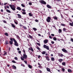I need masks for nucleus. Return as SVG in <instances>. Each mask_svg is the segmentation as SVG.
<instances>
[{"mask_svg":"<svg viewBox=\"0 0 73 73\" xmlns=\"http://www.w3.org/2000/svg\"><path fill=\"white\" fill-rule=\"evenodd\" d=\"M29 38H31L32 39V38H33V37H32V36H31V35H29Z\"/></svg>","mask_w":73,"mask_h":73,"instance_id":"30","label":"nucleus"},{"mask_svg":"<svg viewBox=\"0 0 73 73\" xmlns=\"http://www.w3.org/2000/svg\"><path fill=\"white\" fill-rule=\"evenodd\" d=\"M51 43L52 44H54V42L53 41H51Z\"/></svg>","mask_w":73,"mask_h":73,"instance_id":"52","label":"nucleus"},{"mask_svg":"<svg viewBox=\"0 0 73 73\" xmlns=\"http://www.w3.org/2000/svg\"><path fill=\"white\" fill-rule=\"evenodd\" d=\"M41 57V56L40 55H39L38 57V58H40Z\"/></svg>","mask_w":73,"mask_h":73,"instance_id":"63","label":"nucleus"},{"mask_svg":"<svg viewBox=\"0 0 73 73\" xmlns=\"http://www.w3.org/2000/svg\"><path fill=\"white\" fill-rule=\"evenodd\" d=\"M6 8H8V9H9V7L8 6H7L6 7Z\"/></svg>","mask_w":73,"mask_h":73,"instance_id":"55","label":"nucleus"},{"mask_svg":"<svg viewBox=\"0 0 73 73\" xmlns=\"http://www.w3.org/2000/svg\"><path fill=\"white\" fill-rule=\"evenodd\" d=\"M58 31H59V33H61V32H62V30H61V29H59V30H58Z\"/></svg>","mask_w":73,"mask_h":73,"instance_id":"26","label":"nucleus"},{"mask_svg":"<svg viewBox=\"0 0 73 73\" xmlns=\"http://www.w3.org/2000/svg\"><path fill=\"white\" fill-rule=\"evenodd\" d=\"M12 61L13 63H16V62L15 60H12Z\"/></svg>","mask_w":73,"mask_h":73,"instance_id":"44","label":"nucleus"},{"mask_svg":"<svg viewBox=\"0 0 73 73\" xmlns=\"http://www.w3.org/2000/svg\"><path fill=\"white\" fill-rule=\"evenodd\" d=\"M62 50L63 52H65V53H68V51L66 49L63 48L62 49Z\"/></svg>","mask_w":73,"mask_h":73,"instance_id":"8","label":"nucleus"},{"mask_svg":"<svg viewBox=\"0 0 73 73\" xmlns=\"http://www.w3.org/2000/svg\"><path fill=\"white\" fill-rule=\"evenodd\" d=\"M51 36H54V35L53 34H51Z\"/></svg>","mask_w":73,"mask_h":73,"instance_id":"62","label":"nucleus"},{"mask_svg":"<svg viewBox=\"0 0 73 73\" xmlns=\"http://www.w3.org/2000/svg\"><path fill=\"white\" fill-rule=\"evenodd\" d=\"M65 62H63L62 63V65H64V66H65Z\"/></svg>","mask_w":73,"mask_h":73,"instance_id":"22","label":"nucleus"},{"mask_svg":"<svg viewBox=\"0 0 73 73\" xmlns=\"http://www.w3.org/2000/svg\"><path fill=\"white\" fill-rule=\"evenodd\" d=\"M69 24L70 26H72V27L73 26V22H72V23H70Z\"/></svg>","mask_w":73,"mask_h":73,"instance_id":"21","label":"nucleus"},{"mask_svg":"<svg viewBox=\"0 0 73 73\" xmlns=\"http://www.w3.org/2000/svg\"><path fill=\"white\" fill-rule=\"evenodd\" d=\"M63 56H64V55L63 54H60V57H63Z\"/></svg>","mask_w":73,"mask_h":73,"instance_id":"36","label":"nucleus"},{"mask_svg":"<svg viewBox=\"0 0 73 73\" xmlns=\"http://www.w3.org/2000/svg\"><path fill=\"white\" fill-rule=\"evenodd\" d=\"M21 5L23 7H25V6L23 4H21Z\"/></svg>","mask_w":73,"mask_h":73,"instance_id":"31","label":"nucleus"},{"mask_svg":"<svg viewBox=\"0 0 73 73\" xmlns=\"http://www.w3.org/2000/svg\"><path fill=\"white\" fill-rule=\"evenodd\" d=\"M7 4V3H5L4 4V5H6Z\"/></svg>","mask_w":73,"mask_h":73,"instance_id":"61","label":"nucleus"},{"mask_svg":"<svg viewBox=\"0 0 73 73\" xmlns=\"http://www.w3.org/2000/svg\"><path fill=\"white\" fill-rule=\"evenodd\" d=\"M11 26L13 27V28H15V26L14 25V24H12L11 25Z\"/></svg>","mask_w":73,"mask_h":73,"instance_id":"23","label":"nucleus"},{"mask_svg":"<svg viewBox=\"0 0 73 73\" xmlns=\"http://www.w3.org/2000/svg\"><path fill=\"white\" fill-rule=\"evenodd\" d=\"M63 31H64V32H65L66 31V29L65 28H64L63 29Z\"/></svg>","mask_w":73,"mask_h":73,"instance_id":"33","label":"nucleus"},{"mask_svg":"<svg viewBox=\"0 0 73 73\" xmlns=\"http://www.w3.org/2000/svg\"><path fill=\"white\" fill-rule=\"evenodd\" d=\"M21 60H22V61H24V58H23V57H21Z\"/></svg>","mask_w":73,"mask_h":73,"instance_id":"25","label":"nucleus"},{"mask_svg":"<svg viewBox=\"0 0 73 73\" xmlns=\"http://www.w3.org/2000/svg\"><path fill=\"white\" fill-rule=\"evenodd\" d=\"M61 25L62 26H63L64 27H65V24H63L61 23Z\"/></svg>","mask_w":73,"mask_h":73,"instance_id":"41","label":"nucleus"},{"mask_svg":"<svg viewBox=\"0 0 73 73\" xmlns=\"http://www.w3.org/2000/svg\"><path fill=\"white\" fill-rule=\"evenodd\" d=\"M10 40H11L9 41V43L10 44H11V45H12V44H13V40L12 38H10Z\"/></svg>","mask_w":73,"mask_h":73,"instance_id":"3","label":"nucleus"},{"mask_svg":"<svg viewBox=\"0 0 73 73\" xmlns=\"http://www.w3.org/2000/svg\"><path fill=\"white\" fill-rule=\"evenodd\" d=\"M46 70L47 71H48V72H50V69L49 68H46Z\"/></svg>","mask_w":73,"mask_h":73,"instance_id":"16","label":"nucleus"},{"mask_svg":"<svg viewBox=\"0 0 73 73\" xmlns=\"http://www.w3.org/2000/svg\"><path fill=\"white\" fill-rule=\"evenodd\" d=\"M17 50H20V48H17Z\"/></svg>","mask_w":73,"mask_h":73,"instance_id":"64","label":"nucleus"},{"mask_svg":"<svg viewBox=\"0 0 73 73\" xmlns=\"http://www.w3.org/2000/svg\"><path fill=\"white\" fill-rule=\"evenodd\" d=\"M21 51L20 50L18 51V53H19V54H21Z\"/></svg>","mask_w":73,"mask_h":73,"instance_id":"48","label":"nucleus"},{"mask_svg":"<svg viewBox=\"0 0 73 73\" xmlns=\"http://www.w3.org/2000/svg\"><path fill=\"white\" fill-rule=\"evenodd\" d=\"M23 52H24V54H25V51L24 50H23Z\"/></svg>","mask_w":73,"mask_h":73,"instance_id":"60","label":"nucleus"},{"mask_svg":"<svg viewBox=\"0 0 73 73\" xmlns=\"http://www.w3.org/2000/svg\"><path fill=\"white\" fill-rule=\"evenodd\" d=\"M31 50L32 51V52H33L34 51L33 49V48H31Z\"/></svg>","mask_w":73,"mask_h":73,"instance_id":"57","label":"nucleus"},{"mask_svg":"<svg viewBox=\"0 0 73 73\" xmlns=\"http://www.w3.org/2000/svg\"><path fill=\"white\" fill-rule=\"evenodd\" d=\"M50 20H51L50 17H47V19H46V21L48 23H50Z\"/></svg>","mask_w":73,"mask_h":73,"instance_id":"5","label":"nucleus"},{"mask_svg":"<svg viewBox=\"0 0 73 73\" xmlns=\"http://www.w3.org/2000/svg\"><path fill=\"white\" fill-rule=\"evenodd\" d=\"M46 7L48 8H49L50 9H51L52 8V7L49 5H46Z\"/></svg>","mask_w":73,"mask_h":73,"instance_id":"10","label":"nucleus"},{"mask_svg":"<svg viewBox=\"0 0 73 73\" xmlns=\"http://www.w3.org/2000/svg\"><path fill=\"white\" fill-rule=\"evenodd\" d=\"M46 58V59H48L49 58V57L48 56H46L45 57Z\"/></svg>","mask_w":73,"mask_h":73,"instance_id":"54","label":"nucleus"},{"mask_svg":"<svg viewBox=\"0 0 73 73\" xmlns=\"http://www.w3.org/2000/svg\"><path fill=\"white\" fill-rule=\"evenodd\" d=\"M43 42L44 44H46L48 42V39H46L44 40Z\"/></svg>","mask_w":73,"mask_h":73,"instance_id":"9","label":"nucleus"},{"mask_svg":"<svg viewBox=\"0 0 73 73\" xmlns=\"http://www.w3.org/2000/svg\"><path fill=\"white\" fill-rule=\"evenodd\" d=\"M3 21L4 23H5V24H7V21H5V20H3Z\"/></svg>","mask_w":73,"mask_h":73,"instance_id":"34","label":"nucleus"},{"mask_svg":"<svg viewBox=\"0 0 73 73\" xmlns=\"http://www.w3.org/2000/svg\"><path fill=\"white\" fill-rule=\"evenodd\" d=\"M35 21H36V22H38V20H37V19H36L35 20Z\"/></svg>","mask_w":73,"mask_h":73,"instance_id":"59","label":"nucleus"},{"mask_svg":"<svg viewBox=\"0 0 73 73\" xmlns=\"http://www.w3.org/2000/svg\"><path fill=\"white\" fill-rule=\"evenodd\" d=\"M17 9L18 10H19V11H21V8L19 7H17Z\"/></svg>","mask_w":73,"mask_h":73,"instance_id":"11","label":"nucleus"},{"mask_svg":"<svg viewBox=\"0 0 73 73\" xmlns=\"http://www.w3.org/2000/svg\"><path fill=\"white\" fill-rule=\"evenodd\" d=\"M7 52H5L4 53V54L3 55V56H5L6 54H7Z\"/></svg>","mask_w":73,"mask_h":73,"instance_id":"50","label":"nucleus"},{"mask_svg":"<svg viewBox=\"0 0 73 73\" xmlns=\"http://www.w3.org/2000/svg\"><path fill=\"white\" fill-rule=\"evenodd\" d=\"M12 66L13 67V68H14V69H16V67L15 66L13 65Z\"/></svg>","mask_w":73,"mask_h":73,"instance_id":"20","label":"nucleus"},{"mask_svg":"<svg viewBox=\"0 0 73 73\" xmlns=\"http://www.w3.org/2000/svg\"><path fill=\"white\" fill-rule=\"evenodd\" d=\"M71 41H72V42H73V38H71Z\"/></svg>","mask_w":73,"mask_h":73,"instance_id":"56","label":"nucleus"},{"mask_svg":"<svg viewBox=\"0 0 73 73\" xmlns=\"http://www.w3.org/2000/svg\"><path fill=\"white\" fill-rule=\"evenodd\" d=\"M62 71L63 72H64L65 70V69L63 68H62Z\"/></svg>","mask_w":73,"mask_h":73,"instance_id":"37","label":"nucleus"},{"mask_svg":"<svg viewBox=\"0 0 73 73\" xmlns=\"http://www.w3.org/2000/svg\"><path fill=\"white\" fill-rule=\"evenodd\" d=\"M21 66H23V67H25V65H24L23 64H21Z\"/></svg>","mask_w":73,"mask_h":73,"instance_id":"43","label":"nucleus"},{"mask_svg":"<svg viewBox=\"0 0 73 73\" xmlns=\"http://www.w3.org/2000/svg\"><path fill=\"white\" fill-rule=\"evenodd\" d=\"M49 38H51L52 39V36H49Z\"/></svg>","mask_w":73,"mask_h":73,"instance_id":"53","label":"nucleus"},{"mask_svg":"<svg viewBox=\"0 0 73 73\" xmlns=\"http://www.w3.org/2000/svg\"><path fill=\"white\" fill-rule=\"evenodd\" d=\"M37 49H38V50H41V49H40V48H39V47H37Z\"/></svg>","mask_w":73,"mask_h":73,"instance_id":"38","label":"nucleus"},{"mask_svg":"<svg viewBox=\"0 0 73 73\" xmlns=\"http://www.w3.org/2000/svg\"><path fill=\"white\" fill-rule=\"evenodd\" d=\"M5 35L6 36H8V34L7 33H5Z\"/></svg>","mask_w":73,"mask_h":73,"instance_id":"24","label":"nucleus"},{"mask_svg":"<svg viewBox=\"0 0 73 73\" xmlns=\"http://www.w3.org/2000/svg\"><path fill=\"white\" fill-rule=\"evenodd\" d=\"M24 62L25 63V64H27V61L26 60H24Z\"/></svg>","mask_w":73,"mask_h":73,"instance_id":"42","label":"nucleus"},{"mask_svg":"<svg viewBox=\"0 0 73 73\" xmlns=\"http://www.w3.org/2000/svg\"><path fill=\"white\" fill-rule=\"evenodd\" d=\"M9 43H8V41H6V44H5V45L8 44Z\"/></svg>","mask_w":73,"mask_h":73,"instance_id":"32","label":"nucleus"},{"mask_svg":"<svg viewBox=\"0 0 73 73\" xmlns=\"http://www.w3.org/2000/svg\"><path fill=\"white\" fill-rule=\"evenodd\" d=\"M32 48V47H30V48H29V50H31Z\"/></svg>","mask_w":73,"mask_h":73,"instance_id":"51","label":"nucleus"},{"mask_svg":"<svg viewBox=\"0 0 73 73\" xmlns=\"http://www.w3.org/2000/svg\"><path fill=\"white\" fill-rule=\"evenodd\" d=\"M6 11L7 12H8V13H11V11H10V10H9L8 9H6Z\"/></svg>","mask_w":73,"mask_h":73,"instance_id":"18","label":"nucleus"},{"mask_svg":"<svg viewBox=\"0 0 73 73\" xmlns=\"http://www.w3.org/2000/svg\"><path fill=\"white\" fill-rule=\"evenodd\" d=\"M9 7L11 8V9L13 11H15L16 10V9L15 8V6L14 5H9Z\"/></svg>","mask_w":73,"mask_h":73,"instance_id":"1","label":"nucleus"},{"mask_svg":"<svg viewBox=\"0 0 73 73\" xmlns=\"http://www.w3.org/2000/svg\"><path fill=\"white\" fill-rule=\"evenodd\" d=\"M29 15L30 16H33V15L31 14V13H29Z\"/></svg>","mask_w":73,"mask_h":73,"instance_id":"28","label":"nucleus"},{"mask_svg":"<svg viewBox=\"0 0 73 73\" xmlns=\"http://www.w3.org/2000/svg\"><path fill=\"white\" fill-rule=\"evenodd\" d=\"M13 40L14 42L15 45L16 46H19V44L18 43H17V41L15 40V38H13Z\"/></svg>","mask_w":73,"mask_h":73,"instance_id":"2","label":"nucleus"},{"mask_svg":"<svg viewBox=\"0 0 73 73\" xmlns=\"http://www.w3.org/2000/svg\"><path fill=\"white\" fill-rule=\"evenodd\" d=\"M14 22L15 23V24H17V21H14Z\"/></svg>","mask_w":73,"mask_h":73,"instance_id":"46","label":"nucleus"},{"mask_svg":"<svg viewBox=\"0 0 73 73\" xmlns=\"http://www.w3.org/2000/svg\"><path fill=\"white\" fill-rule=\"evenodd\" d=\"M51 61H54V57H51Z\"/></svg>","mask_w":73,"mask_h":73,"instance_id":"17","label":"nucleus"},{"mask_svg":"<svg viewBox=\"0 0 73 73\" xmlns=\"http://www.w3.org/2000/svg\"><path fill=\"white\" fill-rule=\"evenodd\" d=\"M23 58H24L25 59H27V56L26 55V54H23Z\"/></svg>","mask_w":73,"mask_h":73,"instance_id":"7","label":"nucleus"},{"mask_svg":"<svg viewBox=\"0 0 73 73\" xmlns=\"http://www.w3.org/2000/svg\"><path fill=\"white\" fill-rule=\"evenodd\" d=\"M14 59L16 60H18V58H17V57H16L14 58Z\"/></svg>","mask_w":73,"mask_h":73,"instance_id":"39","label":"nucleus"},{"mask_svg":"<svg viewBox=\"0 0 73 73\" xmlns=\"http://www.w3.org/2000/svg\"><path fill=\"white\" fill-rule=\"evenodd\" d=\"M17 15L18 16V18H21V16L20 15L18 14Z\"/></svg>","mask_w":73,"mask_h":73,"instance_id":"15","label":"nucleus"},{"mask_svg":"<svg viewBox=\"0 0 73 73\" xmlns=\"http://www.w3.org/2000/svg\"><path fill=\"white\" fill-rule=\"evenodd\" d=\"M40 3L41 4H44V5H45L46 4V2L44 0H41L40 1Z\"/></svg>","mask_w":73,"mask_h":73,"instance_id":"6","label":"nucleus"},{"mask_svg":"<svg viewBox=\"0 0 73 73\" xmlns=\"http://www.w3.org/2000/svg\"><path fill=\"white\" fill-rule=\"evenodd\" d=\"M22 11H23V12H25V10L24 9H22Z\"/></svg>","mask_w":73,"mask_h":73,"instance_id":"58","label":"nucleus"},{"mask_svg":"<svg viewBox=\"0 0 73 73\" xmlns=\"http://www.w3.org/2000/svg\"><path fill=\"white\" fill-rule=\"evenodd\" d=\"M63 60V59H59V60H58V61H59V62H60V63L62 62Z\"/></svg>","mask_w":73,"mask_h":73,"instance_id":"12","label":"nucleus"},{"mask_svg":"<svg viewBox=\"0 0 73 73\" xmlns=\"http://www.w3.org/2000/svg\"><path fill=\"white\" fill-rule=\"evenodd\" d=\"M29 5H32V3H31V2H29Z\"/></svg>","mask_w":73,"mask_h":73,"instance_id":"49","label":"nucleus"},{"mask_svg":"<svg viewBox=\"0 0 73 73\" xmlns=\"http://www.w3.org/2000/svg\"><path fill=\"white\" fill-rule=\"evenodd\" d=\"M53 39L55 41H56V40H57V38H56V37L53 38Z\"/></svg>","mask_w":73,"mask_h":73,"instance_id":"40","label":"nucleus"},{"mask_svg":"<svg viewBox=\"0 0 73 73\" xmlns=\"http://www.w3.org/2000/svg\"><path fill=\"white\" fill-rule=\"evenodd\" d=\"M36 44H37V45H38V46H40V44L39 43H36Z\"/></svg>","mask_w":73,"mask_h":73,"instance_id":"45","label":"nucleus"},{"mask_svg":"<svg viewBox=\"0 0 73 73\" xmlns=\"http://www.w3.org/2000/svg\"><path fill=\"white\" fill-rule=\"evenodd\" d=\"M43 47L44 48H45V49H47V50H49V47L48 46H47L46 45L44 44L43 45Z\"/></svg>","mask_w":73,"mask_h":73,"instance_id":"4","label":"nucleus"},{"mask_svg":"<svg viewBox=\"0 0 73 73\" xmlns=\"http://www.w3.org/2000/svg\"><path fill=\"white\" fill-rule=\"evenodd\" d=\"M46 53V52L45 51H43L42 53V54H45Z\"/></svg>","mask_w":73,"mask_h":73,"instance_id":"27","label":"nucleus"},{"mask_svg":"<svg viewBox=\"0 0 73 73\" xmlns=\"http://www.w3.org/2000/svg\"><path fill=\"white\" fill-rule=\"evenodd\" d=\"M22 13L23 15H26V12H22Z\"/></svg>","mask_w":73,"mask_h":73,"instance_id":"35","label":"nucleus"},{"mask_svg":"<svg viewBox=\"0 0 73 73\" xmlns=\"http://www.w3.org/2000/svg\"><path fill=\"white\" fill-rule=\"evenodd\" d=\"M54 20H58L57 17H54Z\"/></svg>","mask_w":73,"mask_h":73,"instance_id":"29","label":"nucleus"},{"mask_svg":"<svg viewBox=\"0 0 73 73\" xmlns=\"http://www.w3.org/2000/svg\"><path fill=\"white\" fill-rule=\"evenodd\" d=\"M23 28L24 29H27V27H25V26H23Z\"/></svg>","mask_w":73,"mask_h":73,"instance_id":"47","label":"nucleus"},{"mask_svg":"<svg viewBox=\"0 0 73 73\" xmlns=\"http://www.w3.org/2000/svg\"><path fill=\"white\" fill-rule=\"evenodd\" d=\"M68 72H69V73H71L72 72V70L70 69H68Z\"/></svg>","mask_w":73,"mask_h":73,"instance_id":"13","label":"nucleus"},{"mask_svg":"<svg viewBox=\"0 0 73 73\" xmlns=\"http://www.w3.org/2000/svg\"><path fill=\"white\" fill-rule=\"evenodd\" d=\"M33 30H34V31H37V29H36V28H33Z\"/></svg>","mask_w":73,"mask_h":73,"instance_id":"19","label":"nucleus"},{"mask_svg":"<svg viewBox=\"0 0 73 73\" xmlns=\"http://www.w3.org/2000/svg\"><path fill=\"white\" fill-rule=\"evenodd\" d=\"M27 65L29 68H30V69H31V68H32V66H31V65L30 64H28Z\"/></svg>","mask_w":73,"mask_h":73,"instance_id":"14","label":"nucleus"}]
</instances>
